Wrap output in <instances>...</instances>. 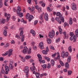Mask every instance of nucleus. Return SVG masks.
Returning a JSON list of instances; mask_svg holds the SVG:
<instances>
[{"label": "nucleus", "instance_id": "nucleus-1", "mask_svg": "<svg viewBox=\"0 0 78 78\" xmlns=\"http://www.w3.org/2000/svg\"><path fill=\"white\" fill-rule=\"evenodd\" d=\"M70 35L71 37H70L69 40L71 41H72L73 40V41L74 42H76V37L75 36V35H74L73 33L71 32L70 33Z\"/></svg>", "mask_w": 78, "mask_h": 78}, {"label": "nucleus", "instance_id": "nucleus-2", "mask_svg": "<svg viewBox=\"0 0 78 78\" xmlns=\"http://www.w3.org/2000/svg\"><path fill=\"white\" fill-rule=\"evenodd\" d=\"M26 18L27 19H29V22H31L33 19H34V17L32 15H30L29 13H27L26 15Z\"/></svg>", "mask_w": 78, "mask_h": 78}, {"label": "nucleus", "instance_id": "nucleus-3", "mask_svg": "<svg viewBox=\"0 0 78 78\" xmlns=\"http://www.w3.org/2000/svg\"><path fill=\"white\" fill-rule=\"evenodd\" d=\"M24 72L25 73H26V77H28V72H29L28 66H26L25 67Z\"/></svg>", "mask_w": 78, "mask_h": 78}, {"label": "nucleus", "instance_id": "nucleus-4", "mask_svg": "<svg viewBox=\"0 0 78 78\" xmlns=\"http://www.w3.org/2000/svg\"><path fill=\"white\" fill-rule=\"evenodd\" d=\"M55 36V31L54 30H52V33L51 32L49 33V37L51 38H53V37Z\"/></svg>", "mask_w": 78, "mask_h": 78}, {"label": "nucleus", "instance_id": "nucleus-5", "mask_svg": "<svg viewBox=\"0 0 78 78\" xmlns=\"http://www.w3.org/2000/svg\"><path fill=\"white\" fill-rule=\"evenodd\" d=\"M71 8L73 11L76 10V5L75 3H73L71 4Z\"/></svg>", "mask_w": 78, "mask_h": 78}, {"label": "nucleus", "instance_id": "nucleus-6", "mask_svg": "<svg viewBox=\"0 0 78 78\" xmlns=\"http://www.w3.org/2000/svg\"><path fill=\"white\" fill-rule=\"evenodd\" d=\"M5 17H7V22H8L9 21V19L10 18H11L10 17V15L9 14H7V13H5Z\"/></svg>", "mask_w": 78, "mask_h": 78}, {"label": "nucleus", "instance_id": "nucleus-7", "mask_svg": "<svg viewBox=\"0 0 78 78\" xmlns=\"http://www.w3.org/2000/svg\"><path fill=\"white\" fill-rule=\"evenodd\" d=\"M44 19L46 21H48V15L47 13H45L44 16Z\"/></svg>", "mask_w": 78, "mask_h": 78}, {"label": "nucleus", "instance_id": "nucleus-8", "mask_svg": "<svg viewBox=\"0 0 78 78\" xmlns=\"http://www.w3.org/2000/svg\"><path fill=\"white\" fill-rule=\"evenodd\" d=\"M19 30L21 31L20 33V36H22L23 34V27H20L19 29Z\"/></svg>", "mask_w": 78, "mask_h": 78}, {"label": "nucleus", "instance_id": "nucleus-9", "mask_svg": "<svg viewBox=\"0 0 78 78\" xmlns=\"http://www.w3.org/2000/svg\"><path fill=\"white\" fill-rule=\"evenodd\" d=\"M37 56L38 58L39 61L40 62V63H41L42 61V57L41 56V55L39 54H38L37 55Z\"/></svg>", "mask_w": 78, "mask_h": 78}, {"label": "nucleus", "instance_id": "nucleus-10", "mask_svg": "<svg viewBox=\"0 0 78 78\" xmlns=\"http://www.w3.org/2000/svg\"><path fill=\"white\" fill-rule=\"evenodd\" d=\"M24 49L23 50V52L24 54H26L27 53V51L28 50V48L27 46H25L24 47Z\"/></svg>", "mask_w": 78, "mask_h": 78}, {"label": "nucleus", "instance_id": "nucleus-11", "mask_svg": "<svg viewBox=\"0 0 78 78\" xmlns=\"http://www.w3.org/2000/svg\"><path fill=\"white\" fill-rule=\"evenodd\" d=\"M30 33L32 34L34 36L36 35V32H35V31L33 30V29L30 30Z\"/></svg>", "mask_w": 78, "mask_h": 78}, {"label": "nucleus", "instance_id": "nucleus-12", "mask_svg": "<svg viewBox=\"0 0 78 78\" xmlns=\"http://www.w3.org/2000/svg\"><path fill=\"white\" fill-rule=\"evenodd\" d=\"M17 12L20 17H23V13L22 12H20L19 11H17Z\"/></svg>", "mask_w": 78, "mask_h": 78}, {"label": "nucleus", "instance_id": "nucleus-13", "mask_svg": "<svg viewBox=\"0 0 78 78\" xmlns=\"http://www.w3.org/2000/svg\"><path fill=\"white\" fill-rule=\"evenodd\" d=\"M39 46H40L41 49L42 50L44 48V43L42 42H41L39 44Z\"/></svg>", "mask_w": 78, "mask_h": 78}, {"label": "nucleus", "instance_id": "nucleus-14", "mask_svg": "<svg viewBox=\"0 0 78 78\" xmlns=\"http://www.w3.org/2000/svg\"><path fill=\"white\" fill-rule=\"evenodd\" d=\"M9 54L8 55L9 57H10L11 56V55H12V49H10L9 51Z\"/></svg>", "mask_w": 78, "mask_h": 78}, {"label": "nucleus", "instance_id": "nucleus-15", "mask_svg": "<svg viewBox=\"0 0 78 78\" xmlns=\"http://www.w3.org/2000/svg\"><path fill=\"white\" fill-rule=\"evenodd\" d=\"M19 56L20 58H21V60L23 61V62H25V58H23L22 55H19Z\"/></svg>", "mask_w": 78, "mask_h": 78}, {"label": "nucleus", "instance_id": "nucleus-16", "mask_svg": "<svg viewBox=\"0 0 78 78\" xmlns=\"http://www.w3.org/2000/svg\"><path fill=\"white\" fill-rule=\"evenodd\" d=\"M56 15L57 16H59V17H61L62 16L60 12H57L56 13Z\"/></svg>", "mask_w": 78, "mask_h": 78}, {"label": "nucleus", "instance_id": "nucleus-17", "mask_svg": "<svg viewBox=\"0 0 78 78\" xmlns=\"http://www.w3.org/2000/svg\"><path fill=\"white\" fill-rule=\"evenodd\" d=\"M5 23V19H2V20H0V23H2L3 24H4Z\"/></svg>", "mask_w": 78, "mask_h": 78}, {"label": "nucleus", "instance_id": "nucleus-18", "mask_svg": "<svg viewBox=\"0 0 78 78\" xmlns=\"http://www.w3.org/2000/svg\"><path fill=\"white\" fill-rule=\"evenodd\" d=\"M68 50L69 52H70V53H72V47H71V46H69L68 47Z\"/></svg>", "mask_w": 78, "mask_h": 78}, {"label": "nucleus", "instance_id": "nucleus-19", "mask_svg": "<svg viewBox=\"0 0 78 78\" xmlns=\"http://www.w3.org/2000/svg\"><path fill=\"white\" fill-rule=\"evenodd\" d=\"M43 15H44V12H43V14H41V15L40 16L39 19L41 20H42V22H43Z\"/></svg>", "mask_w": 78, "mask_h": 78}, {"label": "nucleus", "instance_id": "nucleus-20", "mask_svg": "<svg viewBox=\"0 0 78 78\" xmlns=\"http://www.w3.org/2000/svg\"><path fill=\"white\" fill-rule=\"evenodd\" d=\"M60 18L62 22L63 23H64L65 21L64 18V17L62 16L61 17H60Z\"/></svg>", "mask_w": 78, "mask_h": 78}, {"label": "nucleus", "instance_id": "nucleus-21", "mask_svg": "<svg viewBox=\"0 0 78 78\" xmlns=\"http://www.w3.org/2000/svg\"><path fill=\"white\" fill-rule=\"evenodd\" d=\"M41 52L44 55H47L48 52L45 50H43L41 51Z\"/></svg>", "mask_w": 78, "mask_h": 78}, {"label": "nucleus", "instance_id": "nucleus-22", "mask_svg": "<svg viewBox=\"0 0 78 78\" xmlns=\"http://www.w3.org/2000/svg\"><path fill=\"white\" fill-rule=\"evenodd\" d=\"M61 26H59L58 27V28L59 29V32L60 34H62V30L61 28Z\"/></svg>", "mask_w": 78, "mask_h": 78}, {"label": "nucleus", "instance_id": "nucleus-23", "mask_svg": "<svg viewBox=\"0 0 78 78\" xmlns=\"http://www.w3.org/2000/svg\"><path fill=\"white\" fill-rule=\"evenodd\" d=\"M3 34L5 36H7V30L5 29L4 31Z\"/></svg>", "mask_w": 78, "mask_h": 78}, {"label": "nucleus", "instance_id": "nucleus-24", "mask_svg": "<svg viewBox=\"0 0 78 78\" xmlns=\"http://www.w3.org/2000/svg\"><path fill=\"white\" fill-rule=\"evenodd\" d=\"M5 71H7V72H9V67L5 66Z\"/></svg>", "mask_w": 78, "mask_h": 78}, {"label": "nucleus", "instance_id": "nucleus-25", "mask_svg": "<svg viewBox=\"0 0 78 78\" xmlns=\"http://www.w3.org/2000/svg\"><path fill=\"white\" fill-rule=\"evenodd\" d=\"M75 34L76 37H78V29H76L75 31Z\"/></svg>", "mask_w": 78, "mask_h": 78}, {"label": "nucleus", "instance_id": "nucleus-26", "mask_svg": "<svg viewBox=\"0 0 78 78\" xmlns=\"http://www.w3.org/2000/svg\"><path fill=\"white\" fill-rule=\"evenodd\" d=\"M65 66L66 69H68L69 67V65L68 64V63L67 62L65 64Z\"/></svg>", "mask_w": 78, "mask_h": 78}, {"label": "nucleus", "instance_id": "nucleus-27", "mask_svg": "<svg viewBox=\"0 0 78 78\" xmlns=\"http://www.w3.org/2000/svg\"><path fill=\"white\" fill-rule=\"evenodd\" d=\"M9 67L10 69L11 70L12 69H13L14 68V66H13L10 63V64H9Z\"/></svg>", "mask_w": 78, "mask_h": 78}, {"label": "nucleus", "instance_id": "nucleus-28", "mask_svg": "<svg viewBox=\"0 0 78 78\" xmlns=\"http://www.w3.org/2000/svg\"><path fill=\"white\" fill-rule=\"evenodd\" d=\"M47 42L48 44H51V40L49 38H47Z\"/></svg>", "mask_w": 78, "mask_h": 78}, {"label": "nucleus", "instance_id": "nucleus-29", "mask_svg": "<svg viewBox=\"0 0 78 78\" xmlns=\"http://www.w3.org/2000/svg\"><path fill=\"white\" fill-rule=\"evenodd\" d=\"M51 65L52 66H54L55 65V61L53 60H52L51 61Z\"/></svg>", "mask_w": 78, "mask_h": 78}, {"label": "nucleus", "instance_id": "nucleus-30", "mask_svg": "<svg viewBox=\"0 0 78 78\" xmlns=\"http://www.w3.org/2000/svg\"><path fill=\"white\" fill-rule=\"evenodd\" d=\"M64 53H65V51H63L62 52V57L63 58H64V56H65Z\"/></svg>", "mask_w": 78, "mask_h": 78}, {"label": "nucleus", "instance_id": "nucleus-31", "mask_svg": "<svg viewBox=\"0 0 78 78\" xmlns=\"http://www.w3.org/2000/svg\"><path fill=\"white\" fill-rule=\"evenodd\" d=\"M44 58L46 60H47L49 62L50 61V58H49V57H47V56H45L44 57Z\"/></svg>", "mask_w": 78, "mask_h": 78}, {"label": "nucleus", "instance_id": "nucleus-32", "mask_svg": "<svg viewBox=\"0 0 78 78\" xmlns=\"http://www.w3.org/2000/svg\"><path fill=\"white\" fill-rule=\"evenodd\" d=\"M31 47H30L29 48V50L28 51V54H31Z\"/></svg>", "mask_w": 78, "mask_h": 78}, {"label": "nucleus", "instance_id": "nucleus-33", "mask_svg": "<svg viewBox=\"0 0 78 78\" xmlns=\"http://www.w3.org/2000/svg\"><path fill=\"white\" fill-rule=\"evenodd\" d=\"M33 67H30V69L32 70V71H33V70H34L36 69V68L34 66H33Z\"/></svg>", "mask_w": 78, "mask_h": 78}, {"label": "nucleus", "instance_id": "nucleus-34", "mask_svg": "<svg viewBox=\"0 0 78 78\" xmlns=\"http://www.w3.org/2000/svg\"><path fill=\"white\" fill-rule=\"evenodd\" d=\"M69 23L70 25H72V19L71 18H70Z\"/></svg>", "mask_w": 78, "mask_h": 78}, {"label": "nucleus", "instance_id": "nucleus-35", "mask_svg": "<svg viewBox=\"0 0 78 78\" xmlns=\"http://www.w3.org/2000/svg\"><path fill=\"white\" fill-rule=\"evenodd\" d=\"M71 60V56H69L68 57V58L67 59V61L68 62H70V60Z\"/></svg>", "mask_w": 78, "mask_h": 78}, {"label": "nucleus", "instance_id": "nucleus-36", "mask_svg": "<svg viewBox=\"0 0 78 78\" xmlns=\"http://www.w3.org/2000/svg\"><path fill=\"white\" fill-rule=\"evenodd\" d=\"M47 9L48 11V12H50L51 11V9H50V8L49 7H48L47 8Z\"/></svg>", "mask_w": 78, "mask_h": 78}, {"label": "nucleus", "instance_id": "nucleus-37", "mask_svg": "<svg viewBox=\"0 0 78 78\" xmlns=\"http://www.w3.org/2000/svg\"><path fill=\"white\" fill-rule=\"evenodd\" d=\"M1 72L3 74H5V70L3 69V68H2L1 69Z\"/></svg>", "mask_w": 78, "mask_h": 78}, {"label": "nucleus", "instance_id": "nucleus-38", "mask_svg": "<svg viewBox=\"0 0 78 78\" xmlns=\"http://www.w3.org/2000/svg\"><path fill=\"white\" fill-rule=\"evenodd\" d=\"M60 41V38L59 37L56 39V40H55V42L57 43H58V42H59Z\"/></svg>", "mask_w": 78, "mask_h": 78}, {"label": "nucleus", "instance_id": "nucleus-39", "mask_svg": "<svg viewBox=\"0 0 78 78\" xmlns=\"http://www.w3.org/2000/svg\"><path fill=\"white\" fill-rule=\"evenodd\" d=\"M30 58H31V56L30 55H26L25 57V58L26 59H30Z\"/></svg>", "mask_w": 78, "mask_h": 78}, {"label": "nucleus", "instance_id": "nucleus-40", "mask_svg": "<svg viewBox=\"0 0 78 78\" xmlns=\"http://www.w3.org/2000/svg\"><path fill=\"white\" fill-rule=\"evenodd\" d=\"M35 75L36 77H39V76L40 75V74L39 73H36Z\"/></svg>", "mask_w": 78, "mask_h": 78}, {"label": "nucleus", "instance_id": "nucleus-41", "mask_svg": "<svg viewBox=\"0 0 78 78\" xmlns=\"http://www.w3.org/2000/svg\"><path fill=\"white\" fill-rule=\"evenodd\" d=\"M41 67L43 68V69H45V68H46L47 67V65L46 64H44L43 65H41Z\"/></svg>", "mask_w": 78, "mask_h": 78}, {"label": "nucleus", "instance_id": "nucleus-42", "mask_svg": "<svg viewBox=\"0 0 78 78\" xmlns=\"http://www.w3.org/2000/svg\"><path fill=\"white\" fill-rule=\"evenodd\" d=\"M18 10L17 11H21V8L19 6H18L17 7Z\"/></svg>", "mask_w": 78, "mask_h": 78}, {"label": "nucleus", "instance_id": "nucleus-43", "mask_svg": "<svg viewBox=\"0 0 78 78\" xmlns=\"http://www.w3.org/2000/svg\"><path fill=\"white\" fill-rule=\"evenodd\" d=\"M38 22V20H36L34 21V25H36V24H37V23Z\"/></svg>", "mask_w": 78, "mask_h": 78}, {"label": "nucleus", "instance_id": "nucleus-44", "mask_svg": "<svg viewBox=\"0 0 78 78\" xmlns=\"http://www.w3.org/2000/svg\"><path fill=\"white\" fill-rule=\"evenodd\" d=\"M63 34L64 35L65 37H64V38L66 39V32H64L63 33Z\"/></svg>", "mask_w": 78, "mask_h": 78}, {"label": "nucleus", "instance_id": "nucleus-45", "mask_svg": "<svg viewBox=\"0 0 78 78\" xmlns=\"http://www.w3.org/2000/svg\"><path fill=\"white\" fill-rule=\"evenodd\" d=\"M57 58H56L55 59V60H56V59H60V55H57Z\"/></svg>", "mask_w": 78, "mask_h": 78}, {"label": "nucleus", "instance_id": "nucleus-46", "mask_svg": "<svg viewBox=\"0 0 78 78\" xmlns=\"http://www.w3.org/2000/svg\"><path fill=\"white\" fill-rule=\"evenodd\" d=\"M68 56H69V53L67 52H65V56H66V57H67Z\"/></svg>", "mask_w": 78, "mask_h": 78}, {"label": "nucleus", "instance_id": "nucleus-47", "mask_svg": "<svg viewBox=\"0 0 78 78\" xmlns=\"http://www.w3.org/2000/svg\"><path fill=\"white\" fill-rule=\"evenodd\" d=\"M60 63L61 65L62 66H64V63L62 62V61H60Z\"/></svg>", "mask_w": 78, "mask_h": 78}, {"label": "nucleus", "instance_id": "nucleus-48", "mask_svg": "<svg viewBox=\"0 0 78 78\" xmlns=\"http://www.w3.org/2000/svg\"><path fill=\"white\" fill-rule=\"evenodd\" d=\"M68 74L69 75H70L72 73V72L71 71H69L68 72Z\"/></svg>", "mask_w": 78, "mask_h": 78}, {"label": "nucleus", "instance_id": "nucleus-49", "mask_svg": "<svg viewBox=\"0 0 78 78\" xmlns=\"http://www.w3.org/2000/svg\"><path fill=\"white\" fill-rule=\"evenodd\" d=\"M16 37L18 38L19 39H20V37L18 35H16Z\"/></svg>", "mask_w": 78, "mask_h": 78}, {"label": "nucleus", "instance_id": "nucleus-50", "mask_svg": "<svg viewBox=\"0 0 78 78\" xmlns=\"http://www.w3.org/2000/svg\"><path fill=\"white\" fill-rule=\"evenodd\" d=\"M35 44V42L34 41H32L31 43V45L32 46H34Z\"/></svg>", "mask_w": 78, "mask_h": 78}, {"label": "nucleus", "instance_id": "nucleus-51", "mask_svg": "<svg viewBox=\"0 0 78 78\" xmlns=\"http://www.w3.org/2000/svg\"><path fill=\"white\" fill-rule=\"evenodd\" d=\"M9 64H13L14 62V61L13 60H10L9 61Z\"/></svg>", "mask_w": 78, "mask_h": 78}, {"label": "nucleus", "instance_id": "nucleus-52", "mask_svg": "<svg viewBox=\"0 0 78 78\" xmlns=\"http://www.w3.org/2000/svg\"><path fill=\"white\" fill-rule=\"evenodd\" d=\"M51 67V65L50 63H48V69H50V68Z\"/></svg>", "mask_w": 78, "mask_h": 78}, {"label": "nucleus", "instance_id": "nucleus-53", "mask_svg": "<svg viewBox=\"0 0 78 78\" xmlns=\"http://www.w3.org/2000/svg\"><path fill=\"white\" fill-rule=\"evenodd\" d=\"M67 25H68V23L67 22H66L64 23V27H66V26H67Z\"/></svg>", "mask_w": 78, "mask_h": 78}, {"label": "nucleus", "instance_id": "nucleus-54", "mask_svg": "<svg viewBox=\"0 0 78 78\" xmlns=\"http://www.w3.org/2000/svg\"><path fill=\"white\" fill-rule=\"evenodd\" d=\"M4 58L3 57H1L0 58V61H4Z\"/></svg>", "mask_w": 78, "mask_h": 78}, {"label": "nucleus", "instance_id": "nucleus-55", "mask_svg": "<svg viewBox=\"0 0 78 78\" xmlns=\"http://www.w3.org/2000/svg\"><path fill=\"white\" fill-rule=\"evenodd\" d=\"M35 8L36 9H37V10H39V6L38 5H35Z\"/></svg>", "mask_w": 78, "mask_h": 78}, {"label": "nucleus", "instance_id": "nucleus-56", "mask_svg": "<svg viewBox=\"0 0 78 78\" xmlns=\"http://www.w3.org/2000/svg\"><path fill=\"white\" fill-rule=\"evenodd\" d=\"M9 44L8 43L6 44L5 47H9Z\"/></svg>", "mask_w": 78, "mask_h": 78}, {"label": "nucleus", "instance_id": "nucleus-57", "mask_svg": "<svg viewBox=\"0 0 78 78\" xmlns=\"http://www.w3.org/2000/svg\"><path fill=\"white\" fill-rule=\"evenodd\" d=\"M46 51H47V52L49 51V49H48V47H46Z\"/></svg>", "mask_w": 78, "mask_h": 78}, {"label": "nucleus", "instance_id": "nucleus-58", "mask_svg": "<svg viewBox=\"0 0 78 78\" xmlns=\"http://www.w3.org/2000/svg\"><path fill=\"white\" fill-rule=\"evenodd\" d=\"M41 6H42V7H44V6H45V4L44 3H42L41 4Z\"/></svg>", "mask_w": 78, "mask_h": 78}, {"label": "nucleus", "instance_id": "nucleus-59", "mask_svg": "<svg viewBox=\"0 0 78 78\" xmlns=\"http://www.w3.org/2000/svg\"><path fill=\"white\" fill-rule=\"evenodd\" d=\"M12 19H13V20L15 21L16 20V17L15 16H12Z\"/></svg>", "mask_w": 78, "mask_h": 78}, {"label": "nucleus", "instance_id": "nucleus-60", "mask_svg": "<svg viewBox=\"0 0 78 78\" xmlns=\"http://www.w3.org/2000/svg\"><path fill=\"white\" fill-rule=\"evenodd\" d=\"M39 36L40 38H43L44 37V36L41 34H40Z\"/></svg>", "mask_w": 78, "mask_h": 78}, {"label": "nucleus", "instance_id": "nucleus-61", "mask_svg": "<svg viewBox=\"0 0 78 78\" xmlns=\"http://www.w3.org/2000/svg\"><path fill=\"white\" fill-rule=\"evenodd\" d=\"M55 20H57V21H59V18L57 17L55 18Z\"/></svg>", "mask_w": 78, "mask_h": 78}, {"label": "nucleus", "instance_id": "nucleus-62", "mask_svg": "<svg viewBox=\"0 0 78 78\" xmlns=\"http://www.w3.org/2000/svg\"><path fill=\"white\" fill-rule=\"evenodd\" d=\"M28 2L29 3V4H31V0H27Z\"/></svg>", "mask_w": 78, "mask_h": 78}, {"label": "nucleus", "instance_id": "nucleus-63", "mask_svg": "<svg viewBox=\"0 0 78 78\" xmlns=\"http://www.w3.org/2000/svg\"><path fill=\"white\" fill-rule=\"evenodd\" d=\"M11 44H15V42H14V41L12 40L11 41Z\"/></svg>", "mask_w": 78, "mask_h": 78}, {"label": "nucleus", "instance_id": "nucleus-64", "mask_svg": "<svg viewBox=\"0 0 78 78\" xmlns=\"http://www.w3.org/2000/svg\"><path fill=\"white\" fill-rule=\"evenodd\" d=\"M31 11H33L34 10V7H32V9H31Z\"/></svg>", "mask_w": 78, "mask_h": 78}]
</instances>
